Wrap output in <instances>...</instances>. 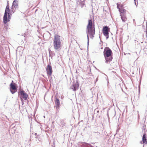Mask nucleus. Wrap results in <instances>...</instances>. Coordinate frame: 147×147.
<instances>
[{"instance_id":"ddd939ff","label":"nucleus","mask_w":147,"mask_h":147,"mask_svg":"<svg viewBox=\"0 0 147 147\" xmlns=\"http://www.w3.org/2000/svg\"><path fill=\"white\" fill-rule=\"evenodd\" d=\"M79 87V84L78 81L77 80L76 81V83H74L71 86V88L73 89L74 91H75L78 90Z\"/></svg>"},{"instance_id":"b1692460","label":"nucleus","mask_w":147,"mask_h":147,"mask_svg":"<svg viewBox=\"0 0 147 147\" xmlns=\"http://www.w3.org/2000/svg\"><path fill=\"white\" fill-rule=\"evenodd\" d=\"M7 5L6 7V8H9V5L8 1H7Z\"/></svg>"},{"instance_id":"412c9836","label":"nucleus","mask_w":147,"mask_h":147,"mask_svg":"<svg viewBox=\"0 0 147 147\" xmlns=\"http://www.w3.org/2000/svg\"><path fill=\"white\" fill-rule=\"evenodd\" d=\"M4 30L5 31V30H7V26H8V24L7 23V25H6V24H5L4 23Z\"/></svg>"},{"instance_id":"1a4fd4ad","label":"nucleus","mask_w":147,"mask_h":147,"mask_svg":"<svg viewBox=\"0 0 147 147\" xmlns=\"http://www.w3.org/2000/svg\"><path fill=\"white\" fill-rule=\"evenodd\" d=\"M46 70L48 77H51L53 72V70L50 63L48 65L47 67L46 68Z\"/></svg>"},{"instance_id":"cd10ccee","label":"nucleus","mask_w":147,"mask_h":147,"mask_svg":"<svg viewBox=\"0 0 147 147\" xmlns=\"http://www.w3.org/2000/svg\"><path fill=\"white\" fill-rule=\"evenodd\" d=\"M50 77L51 78H50V79L49 80V82L51 83V81H52V78L51 76Z\"/></svg>"},{"instance_id":"9b49d317","label":"nucleus","mask_w":147,"mask_h":147,"mask_svg":"<svg viewBox=\"0 0 147 147\" xmlns=\"http://www.w3.org/2000/svg\"><path fill=\"white\" fill-rule=\"evenodd\" d=\"M146 133L144 132L143 134L142 137V140L140 142L141 144H144L143 147H144V145H147V137L146 136Z\"/></svg>"},{"instance_id":"f8f14e48","label":"nucleus","mask_w":147,"mask_h":147,"mask_svg":"<svg viewBox=\"0 0 147 147\" xmlns=\"http://www.w3.org/2000/svg\"><path fill=\"white\" fill-rule=\"evenodd\" d=\"M76 5L82 8L85 5V0H76Z\"/></svg>"},{"instance_id":"2f4dec72","label":"nucleus","mask_w":147,"mask_h":147,"mask_svg":"<svg viewBox=\"0 0 147 147\" xmlns=\"http://www.w3.org/2000/svg\"><path fill=\"white\" fill-rule=\"evenodd\" d=\"M98 78H97L96 79V82L98 81Z\"/></svg>"},{"instance_id":"39448f33","label":"nucleus","mask_w":147,"mask_h":147,"mask_svg":"<svg viewBox=\"0 0 147 147\" xmlns=\"http://www.w3.org/2000/svg\"><path fill=\"white\" fill-rule=\"evenodd\" d=\"M18 92V96L23 103V99L24 100H27L28 102L29 101L27 99V98L28 97V95L24 90H22L20 91H19Z\"/></svg>"},{"instance_id":"f704fd0d","label":"nucleus","mask_w":147,"mask_h":147,"mask_svg":"<svg viewBox=\"0 0 147 147\" xmlns=\"http://www.w3.org/2000/svg\"><path fill=\"white\" fill-rule=\"evenodd\" d=\"M133 21L134 22L135 21V20L134 19L133 20Z\"/></svg>"},{"instance_id":"c85d7f7f","label":"nucleus","mask_w":147,"mask_h":147,"mask_svg":"<svg viewBox=\"0 0 147 147\" xmlns=\"http://www.w3.org/2000/svg\"><path fill=\"white\" fill-rule=\"evenodd\" d=\"M64 98V96H61V98L62 99H63Z\"/></svg>"},{"instance_id":"2eb2a0df","label":"nucleus","mask_w":147,"mask_h":147,"mask_svg":"<svg viewBox=\"0 0 147 147\" xmlns=\"http://www.w3.org/2000/svg\"><path fill=\"white\" fill-rule=\"evenodd\" d=\"M55 102L56 109H59L60 106V103L59 99L55 96Z\"/></svg>"},{"instance_id":"5701e85b","label":"nucleus","mask_w":147,"mask_h":147,"mask_svg":"<svg viewBox=\"0 0 147 147\" xmlns=\"http://www.w3.org/2000/svg\"><path fill=\"white\" fill-rule=\"evenodd\" d=\"M54 53H54H49V55H50V56L51 57V58H52V57H53V54Z\"/></svg>"},{"instance_id":"58836bf2","label":"nucleus","mask_w":147,"mask_h":147,"mask_svg":"<svg viewBox=\"0 0 147 147\" xmlns=\"http://www.w3.org/2000/svg\"><path fill=\"white\" fill-rule=\"evenodd\" d=\"M108 119H109V117H108Z\"/></svg>"},{"instance_id":"4be33fe9","label":"nucleus","mask_w":147,"mask_h":147,"mask_svg":"<svg viewBox=\"0 0 147 147\" xmlns=\"http://www.w3.org/2000/svg\"><path fill=\"white\" fill-rule=\"evenodd\" d=\"M94 133L95 134V135L97 136H99L100 135V133L98 132H94Z\"/></svg>"},{"instance_id":"6e6552de","label":"nucleus","mask_w":147,"mask_h":147,"mask_svg":"<svg viewBox=\"0 0 147 147\" xmlns=\"http://www.w3.org/2000/svg\"><path fill=\"white\" fill-rule=\"evenodd\" d=\"M16 85H17L15 83H13V81H12V82L9 85L10 90L12 94H14L17 91V88L16 86Z\"/></svg>"},{"instance_id":"a211bd4d","label":"nucleus","mask_w":147,"mask_h":147,"mask_svg":"<svg viewBox=\"0 0 147 147\" xmlns=\"http://www.w3.org/2000/svg\"><path fill=\"white\" fill-rule=\"evenodd\" d=\"M2 116L1 117L0 116V119L2 120H5L6 119H7V117L5 115H2Z\"/></svg>"},{"instance_id":"ea45409f","label":"nucleus","mask_w":147,"mask_h":147,"mask_svg":"<svg viewBox=\"0 0 147 147\" xmlns=\"http://www.w3.org/2000/svg\"><path fill=\"white\" fill-rule=\"evenodd\" d=\"M91 143L92 144H94L95 143Z\"/></svg>"},{"instance_id":"f3484780","label":"nucleus","mask_w":147,"mask_h":147,"mask_svg":"<svg viewBox=\"0 0 147 147\" xmlns=\"http://www.w3.org/2000/svg\"><path fill=\"white\" fill-rule=\"evenodd\" d=\"M18 0H14L12 4V6L15 8V9L18 7Z\"/></svg>"},{"instance_id":"37998d69","label":"nucleus","mask_w":147,"mask_h":147,"mask_svg":"<svg viewBox=\"0 0 147 147\" xmlns=\"http://www.w3.org/2000/svg\"><path fill=\"white\" fill-rule=\"evenodd\" d=\"M139 93H140V90H139Z\"/></svg>"},{"instance_id":"79ce46f5","label":"nucleus","mask_w":147,"mask_h":147,"mask_svg":"<svg viewBox=\"0 0 147 147\" xmlns=\"http://www.w3.org/2000/svg\"><path fill=\"white\" fill-rule=\"evenodd\" d=\"M43 117H44V118H45V116H43Z\"/></svg>"},{"instance_id":"e433bc0d","label":"nucleus","mask_w":147,"mask_h":147,"mask_svg":"<svg viewBox=\"0 0 147 147\" xmlns=\"http://www.w3.org/2000/svg\"><path fill=\"white\" fill-rule=\"evenodd\" d=\"M45 28V27H42V29H44V28Z\"/></svg>"},{"instance_id":"c756f323","label":"nucleus","mask_w":147,"mask_h":147,"mask_svg":"<svg viewBox=\"0 0 147 147\" xmlns=\"http://www.w3.org/2000/svg\"><path fill=\"white\" fill-rule=\"evenodd\" d=\"M146 30H147V21L146 22Z\"/></svg>"},{"instance_id":"bb28decb","label":"nucleus","mask_w":147,"mask_h":147,"mask_svg":"<svg viewBox=\"0 0 147 147\" xmlns=\"http://www.w3.org/2000/svg\"><path fill=\"white\" fill-rule=\"evenodd\" d=\"M9 9H9V8H5V11H7L8 10H9Z\"/></svg>"},{"instance_id":"9d476101","label":"nucleus","mask_w":147,"mask_h":147,"mask_svg":"<svg viewBox=\"0 0 147 147\" xmlns=\"http://www.w3.org/2000/svg\"><path fill=\"white\" fill-rule=\"evenodd\" d=\"M38 136L39 135L37 134V133H35L34 134H33V133H32V134H30V140H32L34 139L33 138H35V140L37 142V143H38V142H37V140L38 141H40V139Z\"/></svg>"},{"instance_id":"72a5a7b5","label":"nucleus","mask_w":147,"mask_h":147,"mask_svg":"<svg viewBox=\"0 0 147 147\" xmlns=\"http://www.w3.org/2000/svg\"><path fill=\"white\" fill-rule=\"evenodd\" d=\"M112 72H113V73H116V72L115 71H112Z\"/></svg>"},{"instance_id":"7ed1b4c3","label":"nucleus","mask_w":147,"mask_h":147,"mask_svg":"<svg viewBox=\"0 0 147 147\" xmlns=\"http://www.w3.org/2000/svg\"><path fill=\"white\" fill-rule=\"evenodd\" d=\"M117 8L119 9V12L120 16L122 21L125 22L127 20L126 17V10L124 9L123 5L119 3H117Z\"/></svg>"},{"instance_id":"0eeeda50","label":"nucleus","mask_w":147,"mask_h":147,"mask_svg":"<svg viewBox=\"0 0 147 147\" xmlns=\"http://www.w3.org/2000/svg\"><path fill=\"white\" fill-rule=\"evenodd\" d=\"M110 30V28L107 26H105L102 28V32L104 35L106 37V39H107L109 38V30Z\"/></svg>"},{"instance_id":"c9c22d12","label":"nucleus","mask_w":147,"mask_h":147,"mask_svg":"<svg viewBox=\"0 0 147 147\" xmlns=\"http://www.w3.org/2000/svg\"><path fill=\"white\" fill-rule=\"evenodd\" d=\"M99 38H100V41H101V39H100V36H99Z\"/></svg>"},{"instance_id":"dca6fc26","label":"nucleus","mask_w":147,"mask_h":147,"mask_svg":"<svg viewBox=\"0 0 147 147\" xmlns=\"http://www.w3.org/2000/svg\"><path fill=\"white\" fill-rule=\"evenodd\" d=\"M80 147H94L90 144L85 142H82Z\"/></svg>"},{"instance_id":"7c9ffc66","label":"nucleus","mask_w":147,"mask_h":147,"mask_svg":"<svg viewBox=\"0 0 147 147\" xmlns=\"http://www.w3.org/2000/svg\"><path fill=\"white\" fill-rule=\"evenodd\" d=\"M107 117H109V114H108V111H107Z\"/></svg>"},{"instance_id":"aec40b11","label":"nucleus","mask_w":147,"mask_h":147,"mask_svg":"<svg viewBox=\"0 0 147 147\" xmlns=\"http://www.w3.org/2000/svg\"><path fill=\"white\" fill-rule=\"evenodd\" d=\"M13 7H11V15L15 11V9H14V8H13Z\"/></svg>"},{"instance_id":"a878e982","label":"nucleus","mask_w":147,"mask_h":147,"mask_svg":"<svg viewBox=\"0 0 147 147\" xmlns=\"http://www.w3.org/2000/svg\"><path fill=\"white\" fill-rule=\"evenodd\" d=\"M48 51H49V53H51V52H52V53H54V51H51L50 49H48Z\"/></svg>"},{"instance_id":"473e14b6","label":"nucleus","mask_w":147,"mask_h":147,"mask_svg":"<svg viewBox=\"0 0 147 147\" xmlns=\"http://www.w3.org/2000/svg\"><path fill=\"white\" fill-rule=\"evenodd\" d=\"M134 1H135V5H137V4L136 3V2H135V0H134Z\"/></svg>"},{"instance_id":"a19ab883","label":"nucleus","mask_w":147,"mask_h":147,"mask_svg":"<svg viewBox=\"0 0 147 147\" xmlns=\"http://www.w3.org/2000/svg\"><path fill=\"white\" fill-rule=\"evenodd\" d=\"M99 112V111H97V113H98Z\"/></svg>"},{"instance_id":"423d86ee","label":"nucleus","mask_w":147,"mask_h":147,"mask_svg":"<svg viewBox=\"0 0 147 147\" xmlns=\"http://www.w3.org/2000/svg\"><path fill=\"white\" fill-rule=\"evenodd\" d=\"M86 33L87 35V45H88V48L89 38V34L90 35V38L92 39L93 37H94V35L95 33V30L94 28V26L93 29L90 30H88V31L87 30H86Z\"/></svg>"},{"instance_id":"f03ea898","label":"nucleus","mask_w":147,"mask_h":147,"mask_svg":"<svg viewBox=\"0 0 147 147\" xmlns=\"http://www.w3.org/2000/svg\"><path fill=\"white\" fill-rule=\"evenodd\" d=\"M53 45L54 49L58 51L61 49L62 44L60 36L59 35L55 34L54 36Z\"/></svg>"},{"instance_id":"20e7f679","label":"nucleus","mask_w":147,"mask_h":147,"mask_svg":"<svg viewBox=\"0 0 147 147\" xmlns=\"http://www.w3.org/2000/svg\"><path fill=\"white\" fill-rule=\"evenodd\" d=\"M11 9H9L6 11H5L3 16V23L7 25V22L10 21L11 18Z\"/></svg>"},{"instance_id":"4468645a","label":"nucleus","mask_w":147,"mask_h":147,"mask_svg":"<svg viewBox=\"0 0 147 147\" xmlns=\"http://www.w3.org/2000/svg\"><path fill=\"white\" fill-rule=\"evenodd\" d=\"M92 19H89L88 20V23L86 28V30H87L88 32V30L93 29V28L92 27Z\"/></svg>"},{"instance_id":"f257e3e1","label":"nucleus","mask_w":147,"mask_h":147,"mask_svg":"<svg viewBox=\"0 0 147 147\" xmlns=\"http://www.w3.org/2000/svg\"><path fill=\"white\" fill-rule=\"evenodd\" d=\"M113 52L109 47H106L104 48L103 55L105 60V63H109L113 59Z\"/></svg>"},{"instance_id":"4c0bfd02","label":"nucleus","mask_w":147,"mask_h":147,"mask_svg":"<svg viewBox=\"0 0 147 147\" xmlns=\"http://www.w3.org/2000/svg\"><path fill=\"white\" fill-rule=\"evenodd\" d=\"M114 111L115 112V113H116V112L115 111Z\"/></svg>"},{"instance_id":"c03bdc74","label":"nucleus","mask_w":147,"mask_h":147,"mask_svg":"<svg viewBox=\"0 0 147 147\" xmlns=\"http://www.w3.org/2000/svg\"><path fill=\"white\" fill-rule=\"evenodd\" d=\"M145 43H146V41H145Z\"/></svg>"},{"instance_id":"393cba45","label":"nucleus","mask_w":147,"mask_h":147,"mask_svg":"<svg viewBox=\"0 0 147 147\" xmlns=\"http://www.w3.org/2000/svg\"><path fill=\"white\" fill-rule=\"evenodd\" d=\"M25 147H31V145L30 144H27L26 145Z\"/></svg>"},{"instance_id":"6ab92c4d","label":"nucleus","mask_w":147,"mask_h":147,"mask_svg":"<svg viewBox=\"0 0 147 147\" xmlns=\"http://www.w3.org/2000/svg\"><path fill=\"white\" fill-rule=\"evenodd\" d=\"M61 124L62 127H63L65 125V123L63 120H62L61 121Z\"/></svg>"}]
</instances>
